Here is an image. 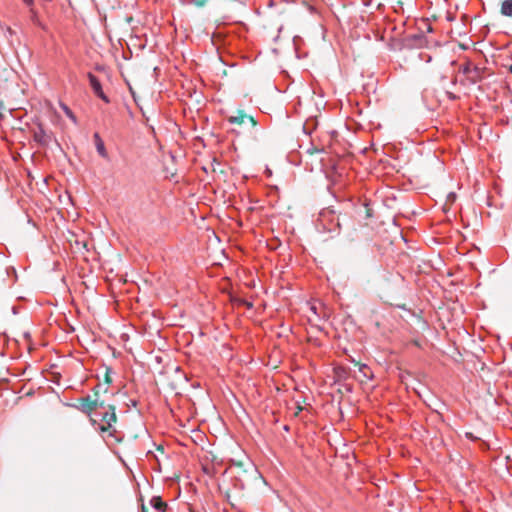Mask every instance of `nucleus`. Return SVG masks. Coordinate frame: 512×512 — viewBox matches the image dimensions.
I'll list each match as a JSON object with an SVG mask.
<instances>
[{"label": "nucleus", "mask_w": 512, "mask_h": 512, "mask_svg": "<svg viewBox=\"0 0 512 512\" xmlns=\"http://www.w3.org/2000/svg\"><path fill=\"white\" fill-rule=\"evenodd\" d=\"M446 95H447V97H448L450 100H452V101H454V100L458 99V96H457V95H455V94H454V93H452V92L447 91V92H446Z\"/></svg>", "instance_id": "13"}, {"label": "nucleus", "mask_w": 512, "mask_h": 512, "mask_svg": "<svg viewBox=\"0 0 512 512\" xmlns=\"http://www.w3.org/2000/svg\"><path fill=\"white\" fill-rule=\"evenodd\" d=\"M74 407L89 417L92 426H96V423H98V413L96 412L94 397L91 395L82 397L78 400V404H75Z\"/></svg>", "instance_id": "2"}, {"label": "nucleus", "mask_w": 512, "mask_h": 512, "mask_svg": "<svg viewBox=\"0 0 512 512\" xmlns=\"http://www.w3.org/2000/svg\"><path fill=\"white\" fill-rule=\"evenodd\" d=\"M27 7L29 8L31 22L34 25L38 26V27L44 28V25L42 24V22H41V20L39 18L38 12L34 8V5L33 6H27Z\"/></svg>", "instance_id": "9"}, {"label": "nucleus", "mask_w": 512, "mask_h": 512, "mask_svg": "<svg viewBox=\"0 0 512 512\" xmlns=\"http://www.w3.org/2000/svg\"><path fill=\"white\" fill-rule=\"evenodd\" d=\"M88 79L93 92L106 103H109V98L103 92L102 85L99 79L92 73H88Z\"/></svg>", "instance_id": "4"}, {"label": "nucleus", "mask_w": 512, "mask_h": 512, "mask_svg": "<svg viewBox=\"0 0 512 512\" xmlns=\"http://www.w3.org/2000/svg\"><path fill=\"white\" fill-rule=\"evenodd\" d=\"M40 1L42 2L43 6H44L46 3H49V2H51L52 0H40Z\"/></svg>", "instance_id": "17"}, {"label": "nucleus", "mask_w": 512, "mask_h": 512, "mask_svg": "<svg viewBox=\"0 0 512 512\" xmlns=\"http://www.w3.org/2000/svg\"><path fill=\"white\" fill-rule=\"evenodd\" d=\"M93 139H94V143H95V147H96V150L98 152V154L104 158V159H108V152L106 150V147H105V144H104V141L102 140V138L100 137L99 133H94L93 135Z\"/></svg>", "instance_id": "6"}, {"label": "nucleus", "mask_w": 512, "mask_h": 512, "mask_svg": "<svg viewBox=\"0 0 512 512\" xmlns=\"http://www.w3.org/2000/svg\"><path fill=\"white\" fill-rule=\"evenodd\" d=\"M196 5L202 6L205 3V0H192Z\"/></svg>", "instance_id": "16"}, {"label": "nucleus", "mask_w": 512, "mask_h": 512, "mask_svg": "<svg viewBox=\"0 0 512 512\" xmlns=\"http://www.w3.org/2000/svg\"><path fill=\"white\" fill-rule=\"evenodd\" d=\"M150 506L156 510V511H160V512H164L166 511L167 509V503H165L161 497L159 496H154L151 498L150 500Z\"/></svg>", "instance_id": "8"}, {"label": "nucleus", "mask_w": 512, "mask_h": 512, "mask_svg": "<svg viewBox=\"0 0 512 512\" xmlns=\"http://www.w3.org/2000/svg\"><path fill=\"white\" fill-rule=\"evenodd\" d=\"M510 71L512 72V66L510 67Z\"/></svg>", "instance_id": "21"}, {"label": "nucleus", "mask_w": 512, "mask_h": 512, "mask_svg": "<svg viewBox=\"0 0 512 512\" xmlns=\"http://www.w3.org/2000/svg\"><path fill=\"white\" fill-rule=\"evenodd\" d=\"M32 132L34 141L43 147L48 146L52 140V132L46 131L42 124H38Z\"/></svg>", "instance_id": "3"}, {"label": "nucleus", "mask_w": 512, "mask_h": 512, "mask_svg": "<svg viewBox=\"0 0 512 512\" xmlns=\"http://www.w3.org/2000/svg\"><path fill=\"white\" fill-rule=\"evenodd\" d=\"M284 430L288 431L289 430V426L285 425L284 426Z\"/></svg>", "instance_id": "19"}, {"label": "nucleus", "mask_w": 512, "mask_h": 512, "mask_svg": "<svg viewBox=\"0 0 512 512\" xmlns=\"http://www.w3.org/2000/svg\"><path fill=\"white\" fill-rule=\"evenodd\" d=\"M473 66L474 65L471 62H466L464 65L460 66L459 71L467 77V75L472 70Z\"/></svg>", "instance_id": "12"}, {"label": "nucleus", "mask_w": 512, "mask_h": 512, "mask_svg": "<svg viewBox=\"0 0 512 512\" xmlns=\"http://www.w3.org/2000/svg\"><path fill=\"white\" fill-rule=\"evenodd\" d=\"M94 401H95V404H96V412H99L98 410H106L107 409V405H105L104 401H101L98 397V393H95L94 395Z\"/></svg>", "instance_id": "11"}, {"label": "nucleus", "mask_w": 512, "mask_h": 512, "mask_svg": "<svg viewBox=\"0 0 512 512\" xmlns=\"http://www.w3.org/2000/svg\"><path fill=\"white\" fill-rule=\"evenodd\" d=\"M361 367L362 368L360 370H362L363 368H367V365H361Z\"/></svg>", "instance_id": "20"}, {"label": "nucleus", "mask_w": 512, "mask_h": 512, "mask_svg": "<svg viewBox=\"0 0 512 512\" xmlns=\"http://www.w3.org/2000/svg\"><path fill=\"white\" fill-rule=\"evenodd\" d=\"M501 13L505 16H512V0H504L502 2Z\"/></svg>", "instance_id": "10"}, {"label": "nucleus", "mask_w": 512, "mask_h": 512, "mask_svg": "<svg viewBox=\"0 0 512 512\" xmlns=\"http://www.w3.org/2000/svg\"><path fill=\"white\" fill-rule=\"evenodd\" d=\"M484 70L478 66H473L470 73L467 75L466 79L471 84H476L481 81L483 77Z\"/></svg>", "instance_id": "7"}, {"label": "nucleus", "mask_w": 512, "mask_h": 512, "mask_svg": "<svg viewBox=\"0 0 512 512\" xmlns=\"http://www.w3.org/2000/svg\"><path fill=\"white\" fill-rule=\"evenodd\" d=\"M228 121L231 124H238V125H242V124H245L246 122H249L253 127L256 126V124H257V122L255 121V119L252 116L247 115V114L243 113L242 111H239L238 115H236V116H230L228 118Z\"/></svg>", "instance_id": "5"}, {"label": "nucleus", "mask_w": 512, "mask_h": 512, "mask_svg": "<svg viewBox=\"0 0 512 512\" xmlns=\"http://www.w3.org/2000/svg\"><path fill=\"white\" fill-rule=\"evenodd\" d=\"M23 2L25 3L26 6H33L34 5V0H23Z\"/></svg>", "instance_id": "15"}, {"label": "nucleus", "mask_w": 512, "mask_h": 512, "mask_svg": "<svg viewBox=\"0 0 512 512\" xmlns=\"http://www.w3.org/2000/svg\"><path fill=\"white\" fill-rule=\"evenodd\" d=\"M301 410H302V407H301L300 405H298V407H297V411L299 412V411H301Z\"/></svg>", "instance_id": "18"}, {"label": "nucleus", "mask_w": 512, "mask_h": 512, "mask_svg": "<svg viewBox=\"0 0 512 512\" xmlns=\"http://www.w3.org/2000/svg\"><path fill=\"white\" fill-rule=\"evenodd\" d=\"M98 413V423H96L95 429H97L106 439H114L116 442H120L122 436L115 428L117 422L116 408L114 405L108 404L107 409L103 412Z\"/></svg>", "instance_id": "1"}, {"label": "nucleus", "mask_w": 512, "mask_h": 512, "mask_svg": "<svg viewBox=\"0 0 512 512\" xmlns=\"http://www.w3.org/2000/svg\"><path fill=\"white\" fill-rule=\"evenodd\" d=\"M65 112H66L67 116H68L69 118H71L73 121H75V120H76V119H75V116L73 115V113H72L68 108H65Z\"/></svg>", "instance_id": "14"}]
</instances>
